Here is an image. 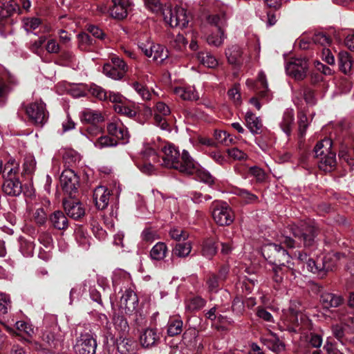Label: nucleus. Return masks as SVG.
I'll list each match as a JSON object with an SVG mask.
<instances>
[{
  "label": "nucleus",
  "instance_id": "53",
  "mask_svg": "<svg viewBox=\"0 0 354 354\" xmlns=\"http://www.w3.org/2000/svg\"><path fill=\"white\" fill-rule=\"evenodd\" d=\"M169 235L171 239L178 241L186 240L189 237L188 232L180 227H174L171 229L169 231Z\"/></svg>",
  "mask_w": 354,
  "mask_h": 354
},
{
  "label": "nucleus",
  "instance_id": "40",
  "mask_svg": "<svg viewBox=\"0 0 354 354\" xmlns=\"http://www.w3.org/2000/svg\"><path fill=\"white\" fill-rule=\"evenodd\" d=\"M227 36L225 30H218L217 33H212L207 37V42L209 45L219 47L223 45Z\"/></svg>",
  "mask_w": 354,
  "mask_h": 354
},
{
  "label": "nucleus",
  "instance_id": "22",
  "mask_svg": "<svg viewBox=\"0 0 354 354\" xmlns=\"http://www.w3.org/2000/svg\"><path fill=\"white\" fill-rule=\"evenodd\" d=\"M80 118L82 122L96 125L104 120V118L99 111L91 109H85L81 112Z\"/></svg>",
  "mask_w": 354,
  "mask_h": 354
},
{
  "label": "nucleus",
  "instance_id": "1",
  "mask_svg": "<svg viewBox=\"0 0 354 354\" xmlns=\"http://www.w3.org/2000/svg\"><path fill=\"white\" fill-rule=\"evenodd\" d=\"M293 237L288 234H282L279 238L280 244L270 243L262 249V254L266 259L274 266H285L293 263L290 262V256L281 245L284 244L290 248L300 247L305 248H313L315 245V237L318 234V227L314 222H301L298 226L290 228Z\"/></svg>",
  "mask_w": 354,
  "mask_h": 354
},
{
  "label": "nucleus",
  "instance_id": "8",
  "mask_svg": "<svg viewBox=\"0 0 354 354\" xmlns=\"http://www.w3.org/2000/svg\"><path fill=\"white\" fill-rule=\"evenodd\" d=\"M26 113L30 120L37 126L42 127L48 118L46 104L42 101L30 103L26 107Z\"/></svg>",
  "mask_w": 354,
  "mask_h": 354
},
{
  "label": "nucleus",
  "instance_id": "50",
  "mask_svg": "<svg viewBox=\"0 0 354 354\" xmlns=\"http://www.w3.org/2000/svg\"><path fill=\"white\" fill-rule=\"evenodd\" d=\"M221 282L216 274H212L207 277L206 284L209 292H216L220 288Z\"/></svg>",
  "mask_w": 354,
  "mask_h": 354
},
{
  "label": "nucleus",
  "instance_id": "45",
  "mask_svg": "<svg viewBox=\"0 0 354 354\" xmlns=\"http://www.w3.org/2000/svg\"><path fill=\"white\" fill-rule=\"evenodd\" d=\"M95 147L102 149L109 147H115L118 142L108 136H102L94 143Z\"/></svg>",
  "mask_w": 354,
  "mask_h": 354
},
{
  "label": "nucleus",
  "instance_id": "41",
  "mask_svg": "<svg viewBox=\"0 0 354 354\" xmlns=\"http://www.w3.org/2000/svg\"><path fill=\"white\" fill-rule=\"evenodd\" d=\"M294 123V114L292 111H287L284 113L281 122V127L287 136H290L292 131V127Z\"/></svg>",
  "mask_w": 354,
  "mask_h": 354
},
{
  "label": "nucleus",
  "instance_id": "44",
  "mask_svg": "<svg viewBox=\"0 0 354 354\" xmlns=\"http://www.w3.org/2000/svg\"><path fill=\"white\" fill-rule=\"evenodd\" d=\"M217 252V247L212 240H207L204 242L202 248V254L207 258L212 259Z\"/></svg>",
  "mask_w": 354,
  "mask_h": 354
},
{
  "label": "nucleus",
  "instance_id": "5",
  "mask_svg": "<svg viewBox=\"0 0 354 354\" xmlns=\"http://www.w3.org/2000/svg\"><path fill=\"white\" fill-rule=\"evenodd\" d=\"M164 20L171 27L185 28L187 26L189 17L187 11L182 7H165L162 11Z\"/></svg>",
  "mask_w": 354,
  "mask_h": 354
},
{
  "label": "nucleus",
  "instance_id": "18",
  "mask_svg": "<svg viewBox=\"0 0 354 354\" xmlns=\"http://www.w3.org/2000/svg\"><path fill=\"white\" fill-rule=\"evenodd\" d=\"M2 190L8 196H18L22 192V185L19 178H6Z\"/></svg>",
  "mask_w": 354,
  "mask_h": 354
},
{
  "label": "nucleus",
  "instance_id": "21",
  "mask_svg": "<svg viewBox=\"0 0 354 354\" xmlns=\"http://www.w3.org/2000/svg\"><path fill=\"white\" fill-rule=\"evenodd\" d=\"M245 124L250 131L253 134H259L263 127L261 120L251 111H248L245 115Z\"/></svg>",
  "mask_w": 354,
  "mask_h": 354
},
{
  "label": "nucleus",
  "instance_id": "12",
  "mask_svg": "<svg viewBox=\"0 0 354 354\" xmlns=\"http://www.w3.org/2000/svg\"><path fill=\"white\" fill-rule=\"evenodd\" d=\"M112 3L110 13L113 18L122 19L131 10L132 3L129 0H112Z\"/></svg>",
  "mask_w": 354,
  "mask_h": 354
},
{
  "label": "nucleus",
  "instance_id": "17",
  "mask_svg": "<svg viewBox=\"0 0 354 354\" xmlns=\"http://www.w3.org/2000/svg\"><path fill=\"white\" fill-rule=\"evenodd\" d=\"M111 192L104 186L96 187L93 192V200L99 209H105L109 204Z\"/></svg>",
  "mask_w": 354,
  "mask_h": 354
},
{
  "label": "nucleus",
  "instance_id": "10",
  "mask_svg": "<svg viewBox=\"0 0 354 354\" xmlns=\"http://www.w3.org/2000/svg\"><path fill=\"white\" fill-rule=\"evenodd\" d=\"M73 348L77 354H95L97 342L91 334H82Z\"/></svg>",
  "mask_w": 354,
  "mask_h": 354
},
{
  "label": "nucleus",
  "instance_id": "14",
  "mask_svg": "<svg viewBox=\"0 0 354 354\" xmlns=\"http://www.w3.org/2000/svg\"><path fill=\"white\" fill-rule=\"evenodd\" d=\"M107 131L110 135L124 142H127L129 140V135L127 129L120 120H113L109 123Z\"/></svg>",
  "mask_w": 354,
  "mask_h": 354
},
{
  "label": "nucleus",
  "instance_id": "32",
  "mask_svg": "<svg viewBox=\"0 0 354 354\" xmlns=\"http://www.w3.org/2000/svg\"><path fill=\"white\" fill-rule=\"evenodd\" d=\"M192 251V243L190 241L179 242L176 244L172 254L179 258H185L189 256Z\"/></svg>",
  "mask_w": 354,
  "mask_h": 354
},
{
  "label": "nucleus",
  "instance_id": "19",
  "mask_svg": "<svg viewBox=\"0 0 354 354\" xmlns=\"http://www.w3.org/2000/svg\"><path fill=\"white\" fill-rule=\"evenodd\" d=\"M320 302L326 309L337 308L344 302V298L339 295L331 292H323L321 295Z\"/></svg>",
  "mask_w": 354,
  "mask_h": 354
},
{
  "label": "nucleus",
  "instance_id": "60",
  "mask_svg": "<svg viewBox=\"0 0 354 354\" xmlns=\"http://www.w3.org/2000/svg\"><path fill=\"white\" fill-rule=\"evenodd\" d=\"M114 325L115 328L122 333H126L129 330V324L127 319L122 316L114 317Z\"/></svg>",
  "mask_w": 354,
  "mask_h": 354
},
{
  "label": "nucleus",
  "instance_id": "51",
  "mask_svg": "<svg viewBox=\"0 0 354 354\" xmlns=\"http://www.w3.org/2000/svg\"><path fill=\"white\" fill-rule=\"evenodd\" d=\"M36 161L32 156H26L23 164V172L24 174H32L35 171Z\"/></svg>",
  "mask_w": 354,
  "mask_h": 354
},
{
  "label": "nucleus",
  "instance_id": "28",
  "mask_svg": "<svg viewBox=\"0 0 354 354\" xmlns=\"http://www.w3.org/2000/svg\"><path fill=\"white\" fill-rule=\"evenodd\" d=\"M135 342L128 338L120 337L117 341V351L119 354H136Z\"/></svg>",
  "mask_w": 354,
  "mask_h": 354
},
{
  "label": "nucleus",
  "instance_id": "35",
  "mask_svg": "<svg viewBox=\"0 0 354 354\" xmlns=\"http://www.w3.org/2000/svg\"><path fill=\"white\" fill-rule=\"evenodd\" d=\"M208 22L218 28V30H225L224 28L227 26V17L225 12L214 14L208 16Z\"/></svg>",
  "mask_w": 354,
  "mask_h": 354
},
{
  "label": "nucleus",
  "instance_id": "15",
  "mask_svg": "<svg viewBox=\"0 0 354 354\" xmlns=\"http://www.w3.org/2000/svg\"><path fill=\"white\" fill-rule=\"evenodd\" d=\"M322 261L319 262V259H317V261H315L310 258H309L307 261V269L314 273L317 274L321 277H323L326 272L329 271L332 269L331 266L328 263V262L326 261V258H324L323 259L320 260Z\"/></svg>",
  "mask_w": 354,
  "mask_h": 354
},
{
  "label": "nucleus",
  "instance_id": "42",
  "mask_svg": "<svg viewBox=\"0 0 354 354\" xmlns=\"http://www.w3.org/2000/svg\"><path fill=\"white\" fill-rule=\"evenodd\" d=\"M194 174H196L198 180L209 185H212L214 183L215 178L208 171L199 169V165L197 162L196 165V171H193L189 175H193Z\"/></svg>",
  "mask_w": 354,
  "mask_h": 354
},
{
  "label": "nucleus",
  "instance_id": "4",
  "mask_svg": "<svg viewBox=\"0 0 354 354\" xmlns=\"http://www.w3.org/2000/svg\"><path fill=\"white\" fill-rule=\"evenodd\" d=\"M214 221L221 226H228L233 223L234 214L230 207L224 202L215 201L210 207Z\"/></svg>",
  "mask_w": 354,
  "mask_h": 354
},
{
  "label": "nucleus",
  "instance_id": "46",
  "mask_svg": "<svg viewBox=\"0 0 354 354\" xmlns=\"http://www.w3.org/2000/svg\"><path fill=\"white\" fill-rule=\"evenodd\" d=\"M311 41L315 44H318L322 46H326L331 42L330 38L324 32L315 33L312 37Z\"/></svg>",
  "mask_w": 354,
  "mask_h": 354
},
{
  "label": "nucleus",
  "instance_id": "37",
  "mask_svg": "<svg viewBox=\"0 0 354 354\" xmlns=\"http://www.w3.org/2000/svg\"><path fill=\"white\" fill-rule=\"evenodd\" d=\"M19 171L18 164L14 159L10 160L4 166L3 169V179L6 178H19L17 174Z\"/></svg>",
  "mask_w": 354,
  "mask_h": 354
},
{
  "label": "nucleus",
  "instance_id": "34",
  "mask_svg": "<svg viewBox=\"0 0 354 354\" xmlns=\"http://www.w3.org/2000/svg\"><path fill=\"white\" fill-rule=\"evenodd\" d=\"M200 64L205 67L214 68L218 64V60L209 52H200L197 55Z\"/></svg>",
  "mask_w": 354,
  "mask_h": 354
},
{
  "label": "nucleus",
  "instance_id": "61",
  "mask_svg": "<svg viewBox=\"0 0 354 354\" xmlns=\"http://www.w3.org/2000/svg\"><path fill=\"white\" fill-rule=\"evenodd\" d=\"M35 249L33 242L22 241L20 244V250L24 257H30L32 254Z\"/></svg>",
  "mask_w": 354,
  "mask_h": 354
},
{
  "label": "nucleus",
  "instance_id": "43",
  "mask_svg": "<svg viewBox=\"0 0 354 354\" xmlns=\"http://www.w3.org/2000/svg\"><path fill=\"white\" fill-rule=\"evenodd\" d=\"M183 324L179 319H170L167 324V334L169 336L179 335L182 332Z\"/></svg>",
  "mask_w": 354,
  "mask_h": 354
},
{
  "label": "nucleus",
  "instance_id": "39",
  "mask_svg": "<svg viewBox=\"0 0 354 354\" xmlns=\"http://www.w3.org/2000/svg\"><path fill=\"white\" fill-rule=\"evenodd\" d=\"M151 57H153V60L158 63H162L169 57V52L161 45H153Z\"/></svg>",
  "mask_w": 354,
  "mask_h": 354
},
{
  "label": "nucleus",
  "instance_id": "52",
  "mask_svg": "<svg viewBox=\"0 0 354 354\" xmlns=\"http://www.w3.org/2000/svg\"><path fill=\"white\" fill-rule=\"evenodd\" d=\"M236 194L246 203H254L258 201V197L255 194L244 189L237 190Z\"/></svg>",
  "mask_w": 354,
  "mask_h": 354
},
{
  "label": "nucleus",
  "instance_id": "20",
  "mask_svg": "<svg viewBox=\"0 0 354 354\" xmlns=\"http://www.w3.org/2000/svg\"><path fill=\"white\" fill-rule=\"evenodd\" d=\"M255 88L261 98L265 99L267 101L271 99V93L268 87L266 75L263 72H260L258 75Z\"/></svg>",
  "mask_w": 354,
  "mask_h": 354
},
{
  "label": "nucleus",
  "instance_id": "13",
  "mask_svg": "<svg viewBox=\"0 0 354 354\" xmlns=\"http://www.w3.org/2000/svg\"><path fill=\"white\" fill-rule=\"evenodd\" d=\"M160 341V333L156 328H146L140 335V344L145 348L156 346Z\"/></svg>",
  "mask_w": 354,
  "mask_h": 354
},
{
  "label": "nucleus",
  "instance_id": "23",
  "mask_svg": "<svg viewBox=\"0 0 354 354\" xmlns=\"http://www.w3.org/2000/svg\"><path fill=\"white\" fill-rule=\"evenodd\" d=\"M51 225L57 230H65L68 226V221L65 214L59 210L54 212L49 218Z\"/></svg>",
  "mask_w": 354,
  "mask_h": 354
},
{
  "label": "nucleus",
  "instance_id": "64",
  "mask_svg": "<svg viewBox=\"0 0 354 354\" xmlns=\"http://www.w3.org/2000/svg\"><path fill=\"white\" fill-rule=\"evenodd\" d=\"M148 9L153 12H162L164 8L160 0H144Z\"/></svg>",
  "mask_w": 354,
  "mask_h": 354
},
{
  "label": "nucleus",
  "instance_id": "2",
  "mask_svg": "<svg viewBox=\"0 0 354 354\" xmlns=\"http://www.w3.org/2000/svg\"><path fill=\"white\" fill-rule=\"evenodd\" d=\"M158 151L162 153L160 162L162 166L176 169L184 174H190L196 171V162L187 151L183 150L180 153L174 145L167 142H160Z\"/></svg>",
  "mask_w": 354,
  "mask_h": 354
},
{
  "label": "nucleus",
  "instance_id": "48",
  "mask_svg": "<svg viewBox=\"0 0 354 354\" xmlns=\"http://www.w3.org/2000/svg\"><path fill=\"white\" fill-rule=\"evenodd\" d=\"M299 133L301 137L306 134V129L308 126V121L306 115L303 111H299L297 115Z\"/></svg>",
  "mask_w": 354,
  "mask_h": 354
},
{
  "label": "nucleus",
  "instance_id": "24",
  "mask_svg": "<svg viewBox=\"0 0 354 354\" xmlns=\"http://www.w3.org/2000/svg\"><path fill=\"white\" fill-rule=\"evenodd\" d=\"M18 4L13 0H1L0 2V19L10 16L14 12L19 13Z\"/></svg>",
  "mask_w": 354,
  "mask_h": 354
},
{
  "label": "nucleus",
  "instance_id": "54",
  "mask_svg": "<svg viewBox=\"0 0 354 354\" xmlns=\"http://www.w3.org/2000/svg\"><path fill=\"white\" fill-rule=\"evenodd\" d=\"M11 307L10 299L8 295L0 293V315H4L8 313Z\"/></svg>",
  "mask_w": 354,
  "mask_h": 354
},
{
  "label": "nucleus",
  "instance_id": "59",
  "mask_svg": "<svg viewBox=\"0 0 354 354\" xmlns=\"http://www.w3.org/2000/svg\"><path fill=\"white\" fill-rule=\"evenodd\" d=\"M227 95L234 103L236 105H239L241 103L240 88L239 84H235L232 88H230Z\"/></svg>",
  "mask_w": 354,
  "mask_h": 354
},
{
  "label": "nucleus",
  "instance_id": "16",
  "mask_svg": "<svg viewBox=\"0 0 354 354\" xmlns=\"http://www.w3.org/2000/svg\"><path fill=\"white\" fill-rule=\"evenodd\" d=\"M138 299L136 293L130 290H126L120 298V307L124 310L126 313H130L138 306Z\"/></svg>",
  "mask_w": 354,
  "mask_h": 354
},
{
  "label": "nucleus",
  "instance_id": "49",
  "mask_svg": "<svg viewBox=\"0 0 354 354\" xmlns=\"http://www.w3.org/2000/svg\"><path fill=\"white\" fill-rule=\"evenodd\" d=\"M187 44V39L183 35L178 34L176 36L173 37L170 40V45L177 50H181L186 46Z\"/></svg>",
  "mask_w": 354,
  "mask_h": 354
},
{
  "label": "nucleus",
  "instance_id": "38",
  "mask_svg": "<svg viewBox=\"0 0 354 354\" xmlns=\"http://www.w3.org/2000/svg\"><path fill=\"white\" fill-rule=\"evenodd\" d=\"M78 47L82 51H87L94 45L95 41L86 32H81L77 35Z\"/></svg>",
  "mask_w": 354,
  "mask_h": 354
},
{
  "label": "nucleus",
  "instance_id": "58",
  "mask_svg": "<svg viewBox=\"0 0 354 354\" xmlns=\"http://www.w3.org/2000/svg\"><path fill=\"white\" fill-rule=\"evenodd\" d=\"M132 87L142 97L143 100H149L151 99V93L145 86L140 84L138 82L132 83Z\"/></svg>",
  "mask_w": 354,
  "mask_h": 354
},
{
  "label": "nucleus",
  "instance_id": "26",
  "mask_svg": "<svg viewBox=\"0 0 354 354\" xmlns=\"http://www.w3.org/2000/svg\"><path fill=\"white\" fill-rule=\"evenodd\" d=\"M174 93L183 100H197L199 95L194 87H176Z\"/></svg>",
  "mask_w": 354,
  "mask_h": 354
},
{
  "label": "nucleus",
  "instance_id": "6",
  "mask_svg": "<svg viewBox=\"0 0 354 354\" xmlns=\"http://www.w3.org/2000/svg\"><path fill=\"white\" fill-rule=\"evenodd\" d=\"M308 68V60L301 57L291 58L286 65L287 75L297 81H301L306 77Z\"/></svg>",
  "mask_w": 354,
  "mask_h": 354
},
{
  "label": "nucleus",
  "instance_id": "56",
  "mask_svg": "<svg viewBox=\"0 0 354 354\" xmlns=\"http://www.w3.org/2000/svg\"><path fill=\"white\" fill-rule=\"evenodd\" d=\"M248 175L254 177L259 183H261L266 179L264 171L259 167H251L248 171Z\"/></svg>",
  "mask_w": 354,
  "mask_h": 354
},
{
  "label": "nucleus",
  "instance_id": "36",
  "mask_svg": "<svg viewBox=\"0 0 354 354\" xmlns=\"http://www.w3.org/2000/svg\"><path fill=\"white\" fill-rule=\"evenodd\" d=\"M339 65L340 70L344 73L347 74L351 71L352 60L348 52L341 51L339 53Z\"/></svg>",
  "mask_w": 354,
  "mask_h": 354
},
{
  "label": "nucleus",
  "instance_id": "9",
  "mask_svg": "<svg viewBox=\"0 0 354 354\" xmlns=\"http://www.w3.org/2000/svg\"><path fill=\"white\" fill-rule=\"evenodd\" d=\"M60 183L63 190L68 194L70 197H73L79 187V177L73 170L67 169L61 174Z\"/></svg>",
  "mask_w": 354,
  "mask_h": 354
},
{
  "label": "nucleus",
  "instance_id": "63",
  "mask_svg": "<svg viewBox=\"0 0 354 354\" xmlns=\"http://www.w3.org/2000/svg\"><path fill=\"white\" fill-rule=\"evenodd\" d=\"M33 217L35 222L39 225H43L46 223L47 215L42 207L37 208L33 213Z\"/></svg>",
  "mask_w": 354,
  "mask_h": 354
},
{
  "label": "nucleus",
  "instance_id": "47",
  "mask_svg": "<svg viewBox=\"0 0 354 354\" xmlns=\"http://www.w3.org/2000/svg\"><path fill=\"white\" fill-rule=\"evenodd\" d=\"M205 304L206 301L204 299L201 297H195L189 301L187 308L191 311H196L203 308Z\"/></svg>",
  "mask_w": 354,
  "mask_h": 354
},
{
  "label": "nucleus",
  "instance_id": "3",
  "mask_svg": "<svg viewBox=\"0 0 354 354\" xmlns=\"http://www.w3.org/2000/svg\"><path fill=\"white\" fill-rule=\"evenodd\" d=\"M332 145L330 138H325L319 142L314 149L316 156L324 155L319 162V168L325 172L332 171L336 166V156L335 153L331 151Z\"/></svg>",
  "mask_w": 354,
  "mask_h": 354
},
{
  "label": "nucleus",
  "instance_id": "25",
  "mask_svg": "<svg viewBox=\"0 0 354 354\" xmlns=\"http://www.w3.org/2000/svg\"><path fill=\"white\" fill-rule=\"evenodd\" d=\"M272 270L274 272L273 280L277 283H281L285 277H288L289 274L291 276L295 274L293 266H291V265H287L285 266H274Z\"/></svg>",
  "mask_w": 354,
  "mask_h": 354
},
{
  "label": "nucleus",
  "instance_id": "55",
  "mask_svg": "<svg viewBox=\"0 0 354 354\" xmlns=\"http://www.w3.org/2000/svg\"><path fill=\"white\" fill-rule=\"evenodd\" d=\"M232 310L237 317H241L243 315L245 304L239 297L234 298L232 305Z\"/></svg>",
  "mask_w": 354,
  "mask_h": 354
},
{
  "label": "nucleus",
  "instance_id": "7",
  "mask_svg": "<svg viewBox=\"0 0 354 354\" xmlns=\"http://www.w3.org/2000/svg\"><path fill=\"white\" fill-rule=\"evenodd\" d=\"M128 71V66L124 61L119 57L113 56L109 62L103 66V73L115 80L122 79Z\"/></svg>",
  "mask_w": 354,
  "mask_h": 354
},
{
  "label": "nucleus",
  "instance_id": "11",
  "mask_svg": "<svg viewBox=\"0 0 354 354\" xmlns=\"http://www.w3.org/2000/svg\"><path fill=\"white\" fill-rule=\"evenodd\" d=\"M62 203L64 211L69 217L77 220L84 216L85 209L83 205L78 201L74 200L73 197L64 199Z\"/></svg>",
  "mask_w": 354,
  "mask_h": 354
},
{
  "label": "nucleus",
  "instance_id": "29",
  "mask_svg": "<svg viewBox=\"0 0 354 354\" xmlns=\"http://www.w3.org/2000/svg\"><path fill=\"white\" fill-rule=\"evenodd\" d=\"M242 50L238 45H232L225 50V56L229 64L237 65L241 63Z\"/></svg>",
  "mask_w": 354,
  "mask_h": 354
},
{
  "label": "nucleus",
  "instance_id": "57",
  "mask_svg": "<svg viewBox=\"0 0 354 354\" xmlns=\"http://www.w3.org/2000/svg\"><path fill=\"white\" fill-rule=\"evenodd\" d=\"M114 109L117 113L126 115L129 118L136 117L137 113L135 110L122 104H115Z\"/></svg>",
  "mask_w": 354,
  "mask_h": 354
},
{
  "label": "nucleus",
  "instance_id": "30",
  "mask_svg": "<svg viewBox=\"0 0 354 354\" xmlns=\"http://www.w3.org/2000/svg\"><path fill=\"white\" fill-rule=\"evenodd\" d=\"M168 252L167 245L164 242H158L150 250V257L153 261L163 260Z\"/></svg>",
  "mask_w": 354,
  "mask_h": 354
},
{
  "label": "nucleus",
  "instance_id": "33",
  "mask_svg": "<svg viewBox=\"0 0 354 354\" xmlns=\"http://www.w3.org/2000/svg\"><path fill=\"white\" fill-rule=\"evenodd\" d=\"M158 150V146H145V149L141 152V155L142 156L144 161H152L153 163H160V157L157 153Z\"/></svg>",
  "mask_w": 354,
  "mask_h": 354
},
{
  "label": "nucleus",
  "instance_id": "62",
  "mask_svg": "<svg viewBox=\"0 0 354 354\" xmlns=\"http://www.w3.org/2000/svg\"><path fill=\"white\" fill-rule=\"evenodd\" d=\"M91 93L100 100H108V93L102 87L94 85L90 88Z\"/></svg>",
  "mask_w": 354,
  "mask_h": 354
},
{
  "label": "nucleus",
  "instance_id": "31",
  "mask_svg": "<svg viewBox=\"0 0 354 354\" xmlns=\"http://www.w3.org/2000/svg\"><path fill=\"white\" fill-rule=\"evenodd\" d=\"M275 308L272 306L263 307L259 306L256 309V315L263 322L273 324L274 323V319L272 312H275Z\"/></svg>",
  "mask_w": 354,
  "mask_h": 354
},
{
  "label": "nucleus",
  "instance_id": "27",
  "mask_svg": "<svg viewBox=\"0 0 354 354\" xmlns=\"http://www.w3.org/2000/svg\"><path fill=\"white\" fill-rule=\"evenodd\" d=\"M263 344L269 350L276 354L281 353L285 349L284 344L273 334L264 338Z\"/></svg>",
  "mask_w": 354,
  "mask_h": 354
}]
</instances>
